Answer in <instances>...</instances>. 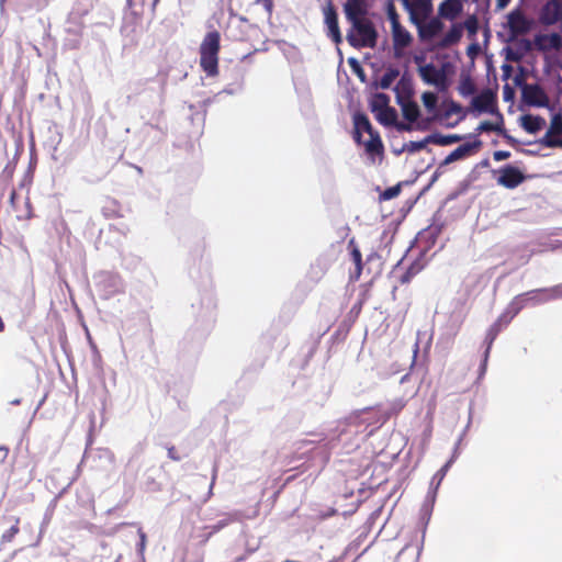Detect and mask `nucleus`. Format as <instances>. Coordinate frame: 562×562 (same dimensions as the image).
<instances>
[{
    "label": "nucleus",
    "instance_id": "49530a36",
    "mask_svg": "<svg viewBox=\"0 0 562 562\" xmlns=\"http://www.w3.org/2000/svg\"><path fill=\"white\" fill-rule=\"evenodd\" d=\"M461 109H462V108H461V105H460V104H458V103H456V102H451V104H450V109H449V111H448V113H447V114H450V113H459V112L461 111Z\"/></svg>",
    "mask_w": 562,
    "mask_h": 562
},
{
    "label": "nucleus",
    "instance_id": "58836bf2",
    "mask_svg": "<svg viewBox=\"0 0 562 562\" xmlns=\"http://www.w3.org/2000/svg\"><path fill=\"white\" fill-rule=\"evenodd\" d=\"M429 143H430V140H427V137H425L423 140H419V142H412L411 143V150H413V151L422 150Z\"/></svg>",
    "mask_w": 562,
    "mask_h": 562
},
{
    "label": "nucleus",
    "instance_id": "aec40b11",
    "mask_svg": "<svg viewBox=\"0 0 562 562\" xmlns=\"http://www.w3.org/2000/svg\"><path fill=\"white\" fill-rule=\"evenodd\" d=\"M462 11V3L460 0H445L439 5L440 16L453 20Z\"/></svg>",
    "mask_w": 562,
    "mask_h": 562
},
{
    "label": "nucleus",
    "instance_id": "79ce46f5",
    "mask_svg": "<svg viewBox=\"0 0 562 562\" xmlns=\"http://www.w3.org/2000/svg\"><path fill=\"white\" fill-rule=\"evenodd\" d=\"M499 133L503 135V137L506 139V142H507L509 145L514 146V145H516V144H517V140H516L513 136H510L509 134H507V132H506V131H504L503 128H502V132H499Z\"/></svg>",
    "mask_w": 562,
    "mask_h": 562
},
{
    "label": "nucleus",
    "instance_id": "c85d7f7f",
    "mask_svg": "<svg viewBox=\"0 0 562 562\" xmlns=\"http://www.w3.org/2000/svg\"><path fill=\"white\" fill-rule=\"evenodd\" d=\"M458 90L461 95L469 97L476 92V86L470 76H464L459 82Z\"/></svg>",
    "mask_w": 562,
    "mask_h": 562
},
{
    "label": "nucleus",
    "instance_id": "dca6fc26",
    "mask_svg": "<svg viewBox=\"0 0 562 562\" xmlns=\"http://www.w3.org/2000/svg\"><path fill=\"white\" fill-rule=\"evenodd\" d=\"M562 134V114L557 113L552 116L550 127L544 136L539 140L541 145L549 148V140H560L559 135Z\"/></svg>",
    "mask_w": 562,
    "mask_h": 562
},
{
    "label": "nucleus",
    "instance_id": "5701e85b",
    "mask_svg": "<svg viewBox=\"0 0 562 562\" xmlns=\"http://www.w3.org/2000/svg\"><path fill=\"white\" fill-rule=\"evenodd\" d=\"M394 91L396 93L397 103L411 100L413 95V88L411 81L408 79H405V77H402L400 81L396 83Z\"/></svg>",
    "mask_w": 562,
    "mask_h": 562
},
{
    "label": "nucleus",
    "instance_id": "6e6552de",
    "mask_svg": "<svg viewBox=\"0 0 562 562\" xmlns=\"http://www.w3.org/2000/svg\"><path fill=\"white\" fill-rule=\"evenodd\" d=\"M325 24L327 26V35L333 40L334 43L339 44L342 41L338 24V14L331 2L324 8Z\"/></svg>",
    "mask_w": 562,
    "mask_h": 562
},
{
    "label": "nucleus",
    "instance_id": "864d4df0",
    "mask_svg": "<svg viewBox=\"0 0 562 562\" xmlns=\"http://www.w3.org/2000/svg\"><path fill=\"white\" fill-rule=\"evenodd\" d=\"M14 196H15V191H12V193H11V200H13V199H14Z\"/></svg>",
    "mask_w": 562,
    "mask_h": 562
},
{
    "label": "nucleus",
    "instance_id": "72a5a7b5",
    "mask_svg": "<svg viewBox=\"0 0 562 562\" xmlns=\"http://www.w3.org/2000/svg\"><path fill=\"white\" fill-rule=\"evenodd\" d=\"M476 132L484 133V132H502V125L498 123H493L491 121H483L479 124L476 127Z\"/></svg>",
    "mask_w": 562,
    "mask_h": 562
},
{
    "label": "nucleus",
    "instance_id": "de8ad7c7",
    "mask_svg": "<svg viewBox=\"0 0 562 562\" xmlns=\"http://www.w3.org/2000/svg\"><path fill=\"white\" fill-rule=\"evenodd\" d=\"M450 465V462H447L436 474V476H439V479L441 480L445 475H446V472L448 471V468Z\"/></svg>",
    "mask_w": 562,
    "mask_h": 562
},
{
    "label": "nucleus",
    "instance_id": "a18cd8bd",
    "mask_svg": "<svg viewBox=\"0 0 562 562\" xmlns=\"http://www.w3.org/2000/svg\"><path fill=\"white\" fill-rule=\"evenodd\" d=\"M257 3H261L268 12L272 11V8H273L272 0H257Z\"/></svg>",
    "mask_w": 562,
    "mask_h": 562
},
{
    "label": "nucleus",
    "instance_id": "9b49d317",
    "mask_svg": "<svg viewBox=\"0 0 562 562\" xmlns=\"http://www.w3.org/2000/svg\"><path fill=\"white\" fill-rule=\"evenodd\" d=\"M391 27L395 55L400 56L402 50L411 45L413 37L402 24H396Z\"/></svg>",
    "mask_w": 562,
    "mask_h": 562
},
{
    "label": "nucleus",
    "instance_id": "ddd939ff",
    "mask_svg": "<svg viewBox=\"0 0 562 562\" xmlns=\"http://www.w3.org/2000/svg\"><path fill=\"white\" fill-rule=\"evenodd\" d=\"M471 104L480 113L491 112L495 104V94L492 90L485 89L472 99Z\"/></svg>",
    "mask_w": 562,
    "mask_h": 562
},
{
    "label": "nucleus",
    "instance_id": "bb28decb",
    "mask_svg": "<svg viewBox=\"0 0 562 562\" xmlns=\"http://www.w3.org/2000/svg\"><path fill=\"white\" fill-rule=\"evenodd\" d=\"M390 98L385 93H375L370 102V109L372 113L376 114L378 112L386 109L389 106Z\"/></svg>",
    "mask_w": 562,
    "mask_h": 562
},
{
    "label": "nucleus",
    "instance_id": "4468645a",
    "mask_svg": "<svg viewBox=\"0 0 562 562\" xmlns=\"http://www.w3.org/2000/svg\"><path fill=\"white\" fill-rule=\"evenodd\" d=\"M418 29V35L423 41L432 40L436 35H438L443 29V23L434 18L428 22H422L419 25H416Z\"/></svg>",
    "mask_w": 562,
    "mask_h": 562
},
{
    "label": "nucleus",
    "instance_id": "0eeeda50",
    "mask_svg": "<svg viewBox=\"0 0 562 562\" xmlns=\"http://www.w3.org/2000/svg\"><path fill=\"white\" fill-rule=\"evenodd\" d=\"M525 180L524 173L512 165H506L499 169L497 183L507 189H515Z\"/></svg>",
    "mask_w": 562,
    "mask_h": 562
},
{
    "label": "nucleus",
    "instance_id": "2f4dec72",
    "mask_svg": "<svg viewBox=\"0 0 562 562\" xmlns=\"http://www.w3.org/2000/svg\"><path fill=\"white\" fill-rule=\"evenodd\" d=\"M19 525H20V518L16 517L14 519V525L10 529H8L5 532H3L2 537H1V542L2 543L11 542L13 540V538L20 531Z\"/></svg>",
    "mask_w": 562,
    "mask_h": 562
},
{
    "label": "nucleus",
    "instance_id": "3c124183",
    "mask_svg": "<svg viewBox=\"0 0 562 562\" xmlns=\"http://www.w3.org/2000/svg\"><path fill=\"white\" fill-rule=\"evenodd\" d=\"M454 158L452 157L451 154H449L445 159L440 164V167H443V166H447V165H450L452 162H454Z\"/></svg>",
    "mask_w": 562,
    "mask_h": 562
},
{
    "label": "nucleus",
    "instance_id": "a211bd4d",
    "mask_svg": "<svg viewBox=\"0 0 562 562\" xmlns=\"http://www.w3.org/2000/svg\"><path fill=\"white\" fill-rule=\"evenodd\" d=\"M508 26L514 34H524L529 29L527 19L519 10L508 14Z\"/></svg>",
    "mask_w": 562,
    "mask_h": 562
},
{
    "label": "nucleus",
    "instance_id": "a878e982",
    "mask_svg": "<svg viewBox=\"0 0 562 562\" xmlns=\"http://www.w3.org/2000/svg\"><path fill=\"white\" fill-rule=\"evenodd\" d=\"M462 36V27L460 25H453L443 36L441 41L442 47L451 46L460 41Z\"/></svg>",
    "mask_w": 562,
    "mask_h": 562
},
{
    "label": "nucleus",
    "instance_id": "7ed1b4c3",
    "mask_svg": "<svg viewBox=\"0 0 562 562\" xmlns=\"http://www.w3.org/2000/svg\"><path fill=\"white\" fill-rule=\"evenodd\" d=\"M350 30L347 33V41L353 48H373L376 45L378 32L369 19L349 22Z\"/></svg>",
    "mask_w": 562,
    "mask_h": 562
},
{
    "label": "nucleus",
    "instance_id": "4c0bfd02",
    "mask_svg": "<svg viewBox=\"0 0 562 562\" xmlns=\"http://www.w3.org/2000/svg\"><path fill=\"white\" fill-rule=\"evenodd\" d=\"M166 449H167L169 459H171L172 461L181 460L182 457L179 454V452L175 446H172V445L166 446Z\"/></svg>",
    "mask_w": 562,
    "mask_h": 562
},
{
    "label": "nucleus",
    "instance_id": "cd10ccee",
    "mask_svg": "<svg viewBox=\"0 0 562 562\" xmlns=\"http://www.w3.org/2000/svg\"><path fill=\"white\" fill-rule=\"evenodd\" d=\"M366 151L371 155H379L383 153V144L379 133L370 136V139L364 143Z\"/></svg>",
    "mask_w": 562,
    "mask_h": 562
},
{
    "label": "nucleus",
    "instance_id": "f8f14e48",
    "mask_svg": "<svg viewBox=\"0 0 562 562\" xmlns=\"http://www.w3.org/2000/svg\"><path fill=\"white\" fill-rule=\"evenodd\" d=\"M375 119L385 126L396 125L398 131H411V124L397 123V112L394 108L387 106L386 109L378 112Z\"/></svg>",
    "mask_w": 562,
    "mask_h": 562
},
{
    "label": "nucleus",
    "instance_id": "c9c22d12",
    "mask_svg": "<svg viewBox=\"0 0 562 562\" xmlns=\"http://www.w3.org/2000/svg\"><path fill=\"white\" fill-rule=\"evenodd\" d=\"M386 14H387V18L391 22V26L393 25H396V24H401L400 22V15L396 11V8L394 5V3L392 1H390L387 3V7H386Z\"/></svg>",
    "mask_w": 562,
    "mask_h": 562
},
{
    "label": "nucleus",
    "instance_id": "7c9ffc66",
    "mask_svg": "<svg viewBox=\"0 0 562 562\" xmlns=\"http://www.w3.org/2000/svg\"><path fill=\"white\" fill-rule=\"evenodd\" d=\"M422 270V266L418 262H413L405 273L400 278L402 284L408 283L419 271Z\"/></svg>",
    "mask_w": 562,
    "mask_h": 562
},
{
    "label": "nucleus",
    "instance_id": "393cba45",
    "mask_svg": "<svg viewBox=\"0 0 562 562\" xmlns=\"http://www.w3.org/2000/svg\"><path fill=\"white\" fill-rule=\"evenodd\" d=\"M463 139V136L458 134L451 135H441V134H431L427 136V140H430V144L439 145V146H448L454 143H458Z\"/></svg>",
    "mask_w": 562,
    "mask_h": 562
},
{
    "label": "nucleus",
    "instance_id": "f257e3e1",
    "mask_svg": "<svg viewBox=\"0 0 562 562\" xmlns=\"http://www.w3.org/2000/svg\"><path fill=\"white\" fill-rule=\"evenodd\" d=\"M525 302H526L525 293L515 296L513 299V301L508 304L505 312L498 316L496 322L488 329L487 336H486V338L488 339V345L484 352V359L481 364L480 376H482L485 373L486 364H487V360H488V356H490V350H491L492 344L495 340L496 336L502 330V328L506 327L514 319V317L525 307Z\"/></svg>",
    "mask_w": 562,
    "mask_h": 562
},
{
    "label": "nucleus",
    "instance_id": "412c9836",
    "mask_svg": "<svg viewBox=\"0 0 562 562\" xmlns=\"http://www.w3.org/2000/svg\"><path fill=\"white\" fill-rule=\"evenodd\" d=\"M542 294L543 297L539 302H548L562 297V283L552 288L537 289L525 292V295Z\"/></svg>",
    "mask_w": 562,
    "mask_h": 562
},
{
    "label": "nucleus",
    "instance_id": "4be33fe9",
    "mask_svg": "<svg viewBox=\"0 0 562 562\" xmlns=\"http://www.w3.org/2000/svg\"><path fill=\"white\" fill-rule=\"evenodd\" d=\"M481 140L465 143L457 147L450 154L452 155L454 160L458 161L474 154L481 147Z\"/></svg>",
    "mask_w": 562,
    "mask_h": 562
},
{
    "label": "nucleus",
    "instance_id": "09e8293b",
    "mask_svg": "<svg viewBox=\"0 0 562 562\" xmlns=\"http://www.w3.org/2000/svg\"><path fill=\"white\" fill-rule=\"evenodd\" d=\"M509 2H510V0H496V9L497 10L505 9Z\"/></svg>",
    "mask_w": 562,
    "mask_h": 562
},
{
    "label": "nucleus",
    "instance_id": "6ab92c4d",
    "mask_svg": "<svg viewBox=\"0 0 562 562\" xmlns=\"http://www.w3.org/2000/svg\"><path fill=\"white\" fill-rule=\"evenodd\" d=\"M520 120L522 128L529 134H536L546 126V120L539 115L526 114Z\"/></svg>",
    "mask_w": 562,
    "mask_h": 562
},
{
    "label": "nucleus",
    "instance_id": "c756f323",
    "mask_svg": "<svg viewBox=\"0 0 562 562\" xmlns=\"http://www.w3.org/2000/svg\"><path fill=\"white\" fill-rule=\"evenodd\" d=\"M400 71L395 68L387 69L381 77L379 86L382 89H389L394 80L398 77Z\"/></svg>",
    "mask_w": 562,
    "mask_h": 562
},
{
    "label": "nucleus",
    "instance_id": "20e7f679",
    "mask_svg": "<svg viewBox=\"0 0 562 562\" xmlns=\"http://www.w3.org/2000/svg\"><path fill=\"white\" fill-rule=\"evenodd\" d=\"M413 24L425 22L432 12L431 0H401Z\"/></svg>",
    "mask_w": 562,
    "mask_h": 562
},
{
    "label": "nucleus",
    "instance_id": "a19ab883",
    "mask_svg": "<svg viewBox=\"0 0 562 562\" xmlns=\"http://www.w3.org/2000/svg\"><path fill=\"white\" fill-rule=\"evenodd\" d=\"M349 64L352 66L355 72L361 78V80H364V71L361 68V66L358 64L356 59H350Z\"/></svg>",
    "mask_w": 562,
    "mask_h": 562
},
{
    "label": "nucleus",
    "instance_id": "b1692460",
    "mask_svg": "<svg viewBox=\"0 0 562 562\" xmlns=\"http://www.w3.org/2000/svg\"><path fill=\"white\" fill-rule=\"evenodd\" d=\"M402 109V113L405 120L409 123H414L417 121L419 116V106L416 102L412 100H406L403 102H398Z\"/></svg>",
    "mask_w": 562,
    "mask_h": 562
},
{
    "label": "nucleus",
    "instance_id": "9d476101",
    "mask_svg": "<svg viewBox=\"0 0 562 562\" xmlns=\"http://www.w3.org/2000/svg\"><path fill=\"white\" fill-rule=\"evenodd\" d=\"M344 12L348 22L367 19L368 5L366 0H347Z\"/></svg>",
    "mask_w": 562,
    "mask_h": 562
},
{
    "label": "nucleus",
    "instance_id": "37998d69",
    "mask_svg": "<svg viewBox=\"0 0 562 562\" xmlns=\"http://www.w3.org/2000/svg\"><path fill=\"white\" fill-rule=\"evenodd\" d=\"M543 295L542 294H535V295H526V302H525V306L527 305V303L530 301V302H533V303H540L539 300L542 299Z\"/></svg>",
    "mask_w": 562,
    "mask_h": 562
},
{
    "label": "nucleus",
    "instance_id": "f3484780",
    "mask_svg": "<svg viewBox=\"0 0 562 562\" xmlns=\"http://www.w3.org/2000/svg\"><path fill=\"white\" fill-rule=\"evenodd\" d=\"M353 124H355V140L357 143H361V135L362 133H368L370 136L375 134L376 132L373 130L368 116L362 113H357L353 116Z\"/></svg>",
    "mask_w": 562,
    "mask_h": 562
},
{
    "label": "nucleus",
    "instance_id": "473e14b6",
    "mask_svg": "<svg viewBox=\"0 0 562 562\" xmlns=\"http://www.w3.org/2000/svg\"><path fill=\"white\" fill-rule=\"evenodd\" d=\"M422 101L427 110L434 111L436 109L438 98L436 93L427 91L423 93Z\"/></svg>",
    "mask_w": 562,
    "mask_h": 562
},
{
    "label": "nucleus",
    "instance_id": "423d86ee",
    "mask_svg": "<svg viewBox=\"0 0 562 562\" xmlns=\"http://www.w3.org/2000/svg\"><path fill=\"white\" fill-rule=\"evenodd\" d=\"M522 101L530 106L546 108L549 105V97L546 91L537 83H526L521 88Z\"/></svg>",
    "mask_w": 562,
    "mask_h": 562
},
{
    "label": "nucleus",
    "instance_id": "f03ea898",
    "mask_svg": "<svg viewBox=\"0 0 562 562\" xmlns=\"http://www.w3.org/2000/svg\"><path fill=\"white\" fill-rule=\"evenodd\" d=\"M221 49L220 32H207L200 45V67L209 77L218 75V54Z\"/></svg>",
    "mask_w": 562,
    "mask_h": 562
},
{
    "label": "nucleus",
    "instance_id": "e433bc0d",
    "mask_svg": "<svg viewBox=\"0 0 562 562\" xmlns=\"http://www.w3.org/2000/svg\"><path fill=\"white\" fill-rule=\"evenodd\" d=\"M477 25H479V22H477V19L475 15H471L469 16L465 21H464V27L468 30V32L470 34H475L476 31H477Z\"/></svg>",
    "mask_w": 562,
    "mask_h": 562
},
{
    "label": "nucleus",
    "instance_id": "ea45409f",
    "mask_svg": "<svg viewBox=\"0 0 562 562\" xmlns=\"http://www.w3.org/2000/svg\"><path fill=\"white\" fill-rule=\"evenodd\" d=\"M510 157V153L506 150H496L493 154V158L495 161H503Z\"/></svg>",
    "mask_w": 562,
    "mask_h": 562
},
{
    "label": "nucleus",
    "instance_id": "1a4fd4ad",
    "mask_svg": "<svg viewBox=\"0 0 562 562\" xmlns=\"http://www.w3.org/2000/svg\"><path fill=\"white\" fill-rule=\"evenodd\" d=\"M562 20V2L550 0L541 9L540 21L544 25H553Z\"/></svg>",
    "mask_w": 562,
    "mask_h": 562
},
{
    "label": "nucleus",
    "instance_id": "39448f33",
    "mask_svg": "<svg viewBox=\"0 0 562 562\" xmlns=\"http://www.w3.org/2000/svg\"><path fill=\"white\" fill-rule=\"evenodd\" d=\"M415 63L419 65L418 74L424 82L437 87L446 82V72L442 68H437L434 64L420 65L424 61L423 56H415Z\"/></svg>",
    "mask_w": 562,
    "mask_h": 562
},
{
    "label": "nucleus",
    "instance_id": "c03bdc74",
    "mask_svg": "<svg viewBox=\"0 0 562 562\" xmlns=\"http://www.w3.org/2000/svg\"><path fill=\"white\" fill-rule=\"evenodd\" d=\"M227 525H228V520H221V521H218L216 525H214L212 527V532L211 533L220 531L222 528L226 527Z\"/></svg>",
    "mask_w": 562,
    "mask_h": 562
},
{
    "label": "nucleus",
    "instance_id": "8fccbe9b",
    "mask_svg": "<svg viewBox=\"0 0 562 562\" xmlns=\"http://www.w3.org/2000/svg\"><path fill=\"white\" fill-rule=\"evenodd\" d=\"M549 148H562V138L560 140H549Z\"/></svg>",
    "mask_w": 562,
    "mask_h": 562
},
{
    "label": "nucleus",
    "instance_id": "603ef678",
    "mask_svg": "<svg viewBox=\"0 0 562 562\" xmlns=\"http://www.w3.org/2000/svg\"><path fill=\"white\" fill-rule=\"evenodd\" d=\"M374 257H378V254H375V252L370 254V255L367 257V261L372 260Z\"/></svg>",
    "mask_w": 562,
    "mask_h": 562
},
{
    "label": "nucleus",
    "instance_id": "f704fd0d",
    "mask_svg": "<svg viewBox=\"0 0 562 562\" xmlns=\"http://www.w3.org/2000/svg\"><path fill=\"white\" fill-rule=\"evenodd\" d=\"M400 193H401V184L398 183L396 186L385 189L380 194V199L384 200V201L392 200V199L396 198Z\"/></svg>",
    "mask_w": 562,
    "mask_h": 562
},
{
    "label": "nucleus",
    "instance_id": "2eb2a0df",
    "mask_svg": "<svg viewBox=\"0 0 562 562\" xmlns=\"http://www.w3.org/2000/svg\"><path fill=\"white\" fill-rule=\"evenodd\" d=\"M348 249L350 252V259L352 260V262L355 265V271L350 273V280L358 281L363 271V262H362V254H361L360 248L358 247L355 238H351L348 241Z\"/></svg>",
    "mask_w": 562,
    "mask_h": 562
}]
</instances>
